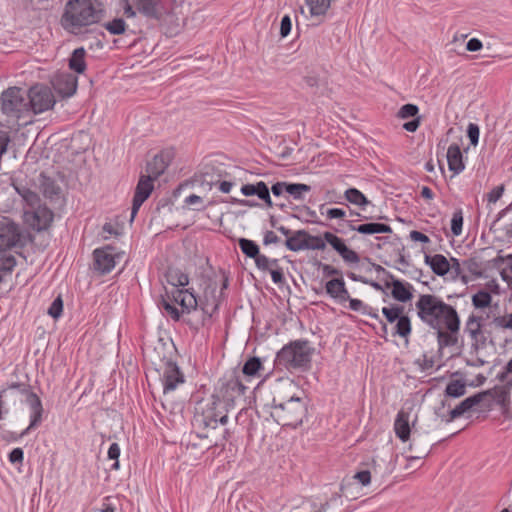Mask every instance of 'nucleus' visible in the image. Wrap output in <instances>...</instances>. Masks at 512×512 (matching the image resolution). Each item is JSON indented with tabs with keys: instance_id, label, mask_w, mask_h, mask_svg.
Segmentation results:
<instances>
[{
	"instance_id": "1",
	"label": "nucleus",
	"mask_w": 512,
	"mask_h": 512,
	"mask_svg": "<svg viewBox=\"0 0 512 512\" xmlns=\"http://www.w3.org/2000/svg\"><path fill=\"white\" fill-rule=\"evenodd\" d=\"M417 316L429 328L435 330L447 324L452 327L459 319L456 309L434 294H421L415 303Z\"/></svg>"
},
{
	"instance_id": "2",
	"label": "nucleus",
	"mask_w": 512,
	"mask_h": 512,
	"mask_svg": "<svg viewBox=\"0 0 512 512\" xmlns=\"http://www.w3.org/2000/svg\"><path fill=\"white\" fill-rule=\"evenodd\" d=\"M103 10L94 0H68L61 16V26L68 32L79 33L83 27L98 23Z\"/></svg>"
},
{
	"instance_id": "3",
	"label": "nucleus",
	"mask_w": 512,
	"mask_h": 512,
	"mask_svg": "<svg viewBox=\"0 0 512 512\" xmlns=\"http://www.w3.org/2000/svg\"><path fill=\"white\" fill-rule=\"evenodd\" d=\"M315 349L305 339L291 341L284 345L276 355L275 363L286 369L308 370Z\"/></svg>"
},
{
	"instance_id": "4",
	"label": "nucleus",
	"mask_w": 512,
	"mask_h": 512,
	"mask_svg": "<svg viewBox=\"0 0 512 512\" xmlns=\"http://www.w3.org/2000/svg\"><path fill=\"white\" fill-rule=\"evenodd\" d=\"M307 405L304 399L290 396L286 401L273 397L271 416L282 426L297 427L306 417Z\"/></svg>"
},
{
	"instance_id": "5",
	"label": "nucleus",
	"mask_w": 512,
	"mask_h": 512,
	"mask_svg": "<svg viewBox=\"0 0 512 512\" xmlns=\"http://www.w3.org/2000/svg\"><path fill=\"white\" fill-rule=\"evenodd\" d=\"M487 397H492L495 403L502 409L503 415L508 416L510 405V394L504 391L499 385L492 389L478 392L470 397H467L460 402L454 409L449 412L448 422L461 417L466 412L472 410L474 407L482 404Z\"/></svg>"
},
{
	"instance_id": "6",
	"label": "nucleus",
	"mask_w": 512,
	"mask_h": 512,
	"mask_svg": "<svg viewBox=\"0 0 512 512\" xmlns=\"http://www.w3.org/2000/svg\"><path fill=\"white\" fill-rule=\"evenodd\" d=\"M5 396H11V398L15 399L18 396L21 397V401H24L30 408V424L29 426L22 431V433L15 437L17 440L29 433L31 429L37 428L43 420L44 408L42 405L41 399L38 397L36 393H34L29 384L25 383H12L6 388Z\"/></svg>"
},
{
	"instance_id": "7",
	"label": "nucleus",
	"mask_w": 512,
	"mask_h": 512,
	"mask_svg": "<svg viewBox=\"0 0 512 512\" xmlns=\"http://www.w3.org/2000/svg\"><path fill=\"white\" fill-rule=\"evenodd\" d=\"M227 412L223 403L211 396L210 399L197 403L193 425L197 429H215L218 423L226 424Z\"/></svg>"
},
{
	"instance_id": "8",
	"label": "nucleus",
	"mask_w": 512,
	"mask_h": 512,
	"mask_svg": "<svg viewBox=\"0 0 512 512\" xmlns=\"http://www.w3.org/2000/svg\"><path fill=\"white\" fill-rule=\"evenodd\" d=\"M246 390L247 387L243 384L240 377L235 373H231L219 380L218 387L212 396L221 401L228 410L244 397Z\"/></svg>"
},
{
	"instance_id": "9",
	"label": "nucleus",
	"mask_w": 512,
	"mask_h": 512,
	"mask_svg": "<svg viewBox=\"0 0 512 512\" xmlns=\"http://www.w3.org/2000/svg\"><path fill=\"white\" fill-rule=\"evenodd\" d=\"M0 107L4 115L20 118L21 114L28 112L26 92L16 86L7 88L1 93Z\"/></svg>"
},
{
	"instance_id": "10",
	"label": "nucleus",
	"mask_w": 512,
	"mask_h": 512,
	"mask_svg": "<svg viewBox=\"0 0 512 512\" xmlns=\"http://www.w3.org/2000/svg\"><path fill=\"white\" fill-rule=\"evenodd\" d=\"M172 295L173 300L181 306V312L174 304L165 299L162 300V308L174 321L180 320L181 313H190L197 309V298L189 289H176Z\"/></svg>"
},
{
	"instance_id": "11",
	"label": "nucleus",
	"mask_w": 512,
	"mask_h": 512,
	"mask_svg": "<svg viewBox=\"0 0 512 512\" xmlns=\"http://www.w3.org/2000/svg\"><path fill=\"white\" fill-rule=\"evenodd\" d=\"M28 111L40 114L52 109L56 103L51 89L45 85L32 86L27 94Z\"/></svg>"
},
{
	"instance_id": "12",
	"label": "nucleus",
	"mask_w": 512,
	"mask_h": 512,
	"mask_svg": "<svg viewBox=\"0 0 512 512\" xmlns=\"http://www.w3.org/2000/svg\"><path fill=\"white\" fill-rule=\"evenodd\" d=\"M53 219L54 213L46 205H40L33 209H25L23 213L25 224L37 232L47 230L51 226Z\"/></svg>"
},
{
	"instance_id": "13",
	"label": "nucleus",
	"mask_w": 512,
	"mask_h": 512,
	"mask_svg": "<svg viewBox=\"0 0 512 512\" xmlns=\"http://www.w3.org/2000/svg\"><path fill=\"white\" fill-rule=\"evenodd\" d=\"M370 264L377 273H382L386 276L387 279L391 280V282L386 281L385 286L387 288L392 287L391 295L395 300L405 303L412 299L413 286L410 283L396 279L389 271H387L381 265H378L376 263Z\"/></svg>"
},
{
	"instance_id": "14",
	"label": "nucleus",
	"mask_w": 512,
	"mask_h": 512,
	"mask_svg": "<svg viewBox=\"0 0 512 512\" xmlns=\"http://www.w3.org/2000/svg\"><path fill=\"white\" fill-rule=\"evenodd\" d=\"M483 318L472 313L465 322L464 333L471 339V348L477 352L486 347L487 337L483 330Z\"/></svg>"
},
{
	"instance_id": "15",
	"label": "nucleus",
	"mask_w": 512,
	"mask_h": 512,
	"mask_svg": "<svg viewBox=\"0 0 512 512\" xmlns=\"http://www.w3.org/2000/svg\"><path fill=\"white\" fill-rule=\"evenodd\" d=\"M135 8L144 17L161 21L169 12L164 0H135Z\"/></svg>"
},
{
	"instance_id": "16",
	"label": "nucleus",
	"mask_w": 512,
	"mask_h": 512,
	"mask_svg": "<svg viewBox=\"0 0 512 512\" xmlns=\"http://www.w3.org/2000/svg\"><path fill=\"white\" fill-rule=\"evenodd\" d=\"M153 182L154 180L152 178L147 177L146 175L142 174L140 176L133 196L131 221L134 219L142 204L148 199L151 192L153 191Z\"/></svg>"
},
{
	"instance_id": "17",
	"label": "nucleus",
	"mask_w": 512,
	"mask_h": 512,
	"mask_svg": "<svg viewBox=\"0 0 512 512\" xmlns=\"http://www.w3.org/2000/svg\"><path fill=\"white\" fill-rule=\"evenodd\" d=\"M323 238L342 257L346 263H358L360 257L354 250L350 249L345 241L333 234L332 232H324Z\"/></svg>"
},
{
	"instance_id": "18",
	"label": "nucleus",
	"mask_w": 512,
	"mask_h": 512,
	"mask_svg": "<svg viewBox=\"0 0 512 512\" xmlns=\"http://www.w3.org/2000/svg\"><path fill=\"white\" fill-rule=\"evenodd\" d=\"M93 257L94 269L100 274H107L115 267V254L111 246L95 249Z\"/></svg>"
},
{
	"instance_id": "19",
	"label": "nucleus",
	"mask_w": 512,
	"mask_h": 512,
	"mask_svg": "<svg viewBox=\"0 0 512 512\" xmlns=\"http://www.w3.org/2000/svg\"><path fill=\"white\" fill-rule=\"evenodd\" d=\"M162 381L164 393L174 391L179 384L184 383V375L175 362H166Z\"/></svg>"
},
{
	"instance_id": "20",
	"label": "nucleus",
	"mask_w": 512,
	"mask_h": 512,
	"mask_svg": "<svg viewBox=\"0 0 512 512\" xmlns=\"http://www.w3.org/2000/svg\"><path fill=\"white\" fill-rule=\"evenodd\" d=\"M453 326L449 327V324L435 329L437 335V342L439 348L452 347L458 343V333L460 330V318L454 320Z\"/></svg>"
},
{
	"instance_id": "21",
	"label": "nucleus",
	"mask_w": 512,
	"mask_h": 512,
	"mask_svg": "<svg viewBox=\"0 0 512 512\" xmlns=\"http://www.w3.org/2000/svg\"><path fill=\"white\" fill-rule=\"evenodd\" d=\"M19 240L20 233L13 222L0 223V251L14 247Z\"/></svg>"
},
{
	"instance_id": "22",
	"label": "nucleus",
	"mask_w": 512,
	"mask_h": 512,
	"mask_svg": "<svg viewBox=\"0 0 512 512\" xmlns=\"http://www.w3.org/2000/svg\"><path fill=\"white\" fill-rule=\"evenodd\" d=\"M53 86L63 97H71L77 90V77L70 73H60L54 78Z\"/></svg>"
},
{
	"instance_id": "23",
	"label": "nucleus",
	"mask_w": 512,
	"mask_h": 512,
	"mask_svg": "<svg viewBox=\"0 0 512 512\" xmlns=\"http://www.w3.org/2000/svg\"><path fill=\"white\" fill-rule=\"evenodd\" d=\"M240 191L246 197L256 195L260 200L264 201L268 207L273 206L270 190L267 184L263 181H259L255 184H244Z\"/></svg>"
},
{
	"instance_id": "24",
	"label": "nucleus",
	"mask_w": 512,
	"mask_h": 512,
	"mask_svg": "<svg viewBox=\"0 0 512 512\" xmlns=\"http://www.w3.org/2000/svg\"><path fill=\"white\" fill-rule=\"evenodd\" d=\"M170 162L168 153H159L153 157L146 165L147 177L154 181L161 176L167 169Z\"/></svg>"
},
{
	"instance_id": "25",
	"label": "nucleus",
	"mask_w": 512,
	"mask_h": 512,
	"mask_svg": "<svg viewBox=\"0 0 512 512\" xmlns=\"http://www.w3.org/2000/svg\"><path fill=\"white\" fill-rule=\"evenodd\" d=\"M325 289L327 294L331 298L337 300L340 304L347 302V299H349V292L343 278H334L329 280L325 285Z\"/></svg>"
},
{
	"instance_id": "26",
	"label": "nucleus",
	"mask_w": 512,
	"mask_h": 512,
	"mask_svg": "<svg viewBox=\"0 0 512 512\" xmlns=\"http://www.w3.org/2000/svg\"><path fill=\"white\" fill-rule=\"evenodd\" d=\"M424 262L438 276H444L450 270V263L442 254H435L433 256L425 254Z\"/></svg>"
},
{
	"instance_id": "27",
	"label": "nucleus",
	"mask_w": 512,
	"mask_h": 512,
	"mask_svg": "<svg viewBox=\"0 0 512 512\" xmlns=\"http://www.w3.org/2000/svg\"><path fill=\"white\" fill-rule=\"evenodd\" d=\"M348 225L351 230L365 235L392 233V228L384 223L370 222L354 226L351 222H348Z\"/></svg>"
},
{
	"instance_id": "28",
	"label": "nucleus",
	"mask_w": 512,
	"mask_h": 512,
	"mask_svg": "<svg viewBox=\"0 0 512 512\" xmlns=\"http://www.w3.org/2000/svg\"><path fill=\"white\" fill-rule=\"evenodd\" d=\"M447 162L450 171L459 174L465 169L460 147L457 144H451L447 150Z\"/></svg>"
},
{
	"instance_id": "29",
	"label": "nucleus",
	"mask_w": 512,
	"mask_h": 512,
	"mask_svg": "<svg viewBox=\"0 0 512 512\" xmlns=\"http://www.w3.org/2000/svg\"><path fill=\"white\" fill-rule=\"evenodd\" d=\"M394 430L397 437L402 442H406L409 440L411 434L409 426V415L404 411L398 412L394 422Z\"/></svg>"
},
{
	"instance_id": "30",
	"label": "nucleus",
	"mask_w": 512,
	"mask_h": 512,
	"mask_svg": "<svg viewBox=\"0 0 512 512\" xmlns=\"http://www.w3.org/2000/svg\"><path fill=\"white\" fill-rule=\"evenodd\" d=\"M306 230H297L292 232L290 237H288L285 241V246L287 249L293 252L306 250L307 241H306Z\"/></svg>"
},
{
	"instance_id": "31",
	"label": "nucleus",
	"mask_w": 512,
	"mask_h": 512,
	"mask_svg": "<svg viewBox=\"0 0 512 512\" xmlns=\"http://www.w3.org/2000/svg\"><path fill=\"white\" fill-rule=\"evenodd\" d=\"M40 187L43 195L49 199L58 197L61 193V188L56 181L43 173L40 175Z\"/></svg>"
},
{
	"instance_id": "32",
	"label": "nucleus",
	"mask_w": 512,
	"mask_h": 512,
	"mask_svg": "<svg viewBox=\"0 0 512 512\" xmlns=\"http://www.w3.org/2000/svg\"><path fill=\"white\" fill-rule=\"evenodd\" d=\"M86 51L83 47L75 49L69 58V68L78 74L86 70L85 62Z\"/></svg>"
},
{
	"instance_id": "33",
	"label": "nucleus",
	"mask_w": 512,
	"mask_h": 512,
	"mask_svg": "<svg viewBox=\"0 0 512 512\" xmlns=\"http://www.w3.org/2000/svg\"><path fill=\"white\" fill-rule=\"evenodd\" d=\"M263 364L259 357H250L245 361L242 367V373L247 377H260Z\"/></svg>"
},
{
	"instance_id": "34",
	"label": "nucleus",
	"mask_w": 512,
	"mask_h": 512,
	"mask_svg": "<svg viewBox=\"0 0 512 512\" xmlns=\"http://www.w3.org/2000/svg\"><path fill=\"white\" fill-rule=\"evenodd\" d=\"M349 302V308L352 311L360 312L363 315L370 316L374 319H379V315L377 313V310H374L371 306L363 303L359 299H354L349 296V299H347Z\"/></svg>"
},
{
	"instance_id": "35",
	"label": "nucleus",
	"mask_w": 512,
	"mask_h": 512,
	"mask_svg": "<svg viewBox=\"0 0 512 512\" xmlns=\"http://www.w3.org/2000/svg\"><path fill=\"white\" fill-rule=\"evenodd\" d=\"M168 282L175 287H185L189 284V277L178 268H171L167 272Z\"/></svg>"
},
{
	"instance_id": "36",
	"label": "nucleus",
	"mask_w": 512,
	"mask_h": 512,
	"mask_svg": "<svg viewBox=\"0 0 512 512\" xmlns=\"http://www.w3.org/2000/svg\"><path fill=\"white\" fill-rule=\"evenodd\" d=\"M412 331L411 320L409 316L402 315L397 321L394 327L393 335H398L401 338L407 339Z\"/></svg>"
},
{
	"instance_id": "37",
	"label": "nucleus",
	"mask_w": 512,
	"mask_h": 512,
	"mask_svg": "<svg viewBox=\"0 0 512 512\" xmlns=\"http://www.w3.org/2000/svg\"><path fill=\"white\" fill-rule=\"evenodd\" d=\"M445 396L459 398L466 393V383L463 380H451L445 388Z\"/></svg>"
},
{
	"instance_id": "38",
	"label": "nucleus",
	"mask_w": 512,
	"mask_h": 512,
	"mask_svg": "<svg viewBox=\"0 0 512 512\" xmlns=\"http://www.w3.org/2000/svg\"><path fill=\"white\" fill-rule=\"evenodd\" d=\"M219 302L217 300H214V303L212 307L210 308L209 305H205L201 307L202 310V319L197 322H193L192 320L188 319L186 320V323L190 326L191 329H194L195 331H198L201 326L204 325L205 320L207 318H210L212 314L218 309Z\"/></svg>"
},
{
	"instance_id": "39",
	"label": "nucleus",
	"mask_w": 512,
	"mask_h": 512,
	"mask_svg": "<svg viewBox=\"0 0 512 512\" xmlns=\"http://www.w3.org/2000/svg\"><path fill=\"white\" fill-rule=\"evenodd\" d=\"M311 191V186L303 183H289L286 182V193L293 197L295 200H303L304 193Z\"/></svg>"
},
{
	"instance_id": "40",
	"label": "nucleus",
	"mask_w": 512,
	"mask_h": 512,
	"mask_svg": "<svg viewBox=\"0 0 512 512\" xmlns=\"http://www.w3.org/2000/svg\"><path fill=\"white\" fill-rule=\"evenodd\" d=\"M344 196L348 202L360 207H364L370 203L367 197L356 188L347 189Z\"/></svg>"
},
{
	"instance_id": "41",
	"label": "nucleus",
	"mask_w": 512,
	"mask_h": 512,
	"mask_svg": "<svg viewBox=\"0 0 512 512\" xmlns=\"http://www.w3.org/2000/svg\"><path fill=\"white\" fill-rule=\"evenodd\" d=\"M238 244L242 253L249 258L254 259L260 253L259 246L253 240L240 238Z\"/></svg>"
},
{
	"instance_id": "42",
	"label": "nucleus",
	"mask_w": 512,
	"mask_h": 512,
	"mask_svg": "<svg viewBox=\"0 0 512 512\" xmlns=\"http://www.w3.org/2000/svg\"><path fill=\"white\" fill-rule=\"evenodd\" d=\"M492 296L485 290H480L472 296V305L477 308H486L490 306Z\"/></svg>"
},
{
	"instance_id": "43",
	"label": "nucleus",
	"mask_w": 512,
	"mask_h": 512,
	"mask_svg": "<svg viewBox=\"0 0 512 512\" xmlns=\"http://www.w3.org/2000/svg\"><path fill=\"white\" fill-rule=\"evenodd\" d=\"M104 27L112 35H121L126 31L127 25L122 18H115L105 23Z\"/></svg>"
},
{
	"instance_id": "44",
	"label": "nucleus",
	"mask_w": 512,
	"mask_h": 512,
	"mask_svg": "<svg viewBox=\"0 0 512 512\" xmlns=\"http://www.w3.org/2000/svg\"><path fill=\"white\" fill-rule=\"evenodd\" d=\"M404 313V307L401 305H393L391 307H383L382 314L389 323L397 321Z\"/></svg>"
},
{
	"instance_id": "45",
	"label": "nucleus",
	"mask_w": 512,
	"mask_h": 512,
	"mask_svg": "<svg viewBox=\"0 0 512 512\" xmlns=\"http://www.w3.org/2000/svg\"><path fill=\"white\" fill-rule=\"evenodd\" d=\"M421 443H422L421 437L413 435L412 441L410 443V449L416 450V453H417L415 456L412 457L413 459H422L429 454V452H430L429 443H426L422 449L418 450V446H420Z\"/></svg>"
},
{
	"instance_id": "46",
	"label": "nucleus",
	"mask_w": 512,
	"mask_h": 512,
	"mask_svg": "<svg viewBox=\"0 0 512 512\" xmlns=\"http://www.w3.org/2000/svg\"><path fill=\"white\" fill-rule=\"evenodd\" d=\"M463 227V211L462 209H456L451 219V232L454 236H459L462 233Z\"/></svg>"
},
{
	"instance_id": "47",
	"label": "nucleus",
	"mask_w": 512,
	"mask_h": 512,
	"mask_svg": "<svg viewBox=\"0 0 512 512\" xmlns=\"http://www.w3.org/2000/svg\"><path fill=\"white\" fill-rule=\"evenodd\" d=\"M306 241V250H324L326 248V243L323 236H313L307 232Z\"/></svg>"
},
{
	"instance_id": "48",
	"label": "nucleus",
	"mask_w": 512,
	"mask_h": 512,
	"mask_svg": "<svg viewBox=\"0 0 512 512\" xmlns=\"http://www.w3.org/2000/svg\"><path fill=\"white\" fill-rule=\"evenodd\" d=\"M418 112H419V108L417 105L408 103V104L403 105L399 109L397 116L401 119H407L410 117L416 118V115L418 114Z\"/></svg>"
},
{
	"instance_id": "49",
	"label": "nucleus",
	"mask_w": 512,
	"mask_h": 512,
	"mask_svg": "<svg viewBox=\"0 0 512 512\" xmlns=\"http://www.w3.org/2000/svg\"><path fill=\"white\" fill-rule=\"evenodd\" d=\"M63 312V300L61 296H58L54 299V301L51 303L48 314L53 317L54 319L59 318L62 315Z\"/></svg>"
},
{
	"instance_id": "50",
	"label": "nucleus",
	"mask_w": 512,
	"mask_h": 512,
	"mask_svg": "<svg viewBox=\"0 0 512 512\" xmlns=\"http://www.w3.org/2000/svg\"><path fill=\"white\" fill-rule=\"evenodd\" d=\"M22 199L29 207L28 209H33L41 205L39 195L36 192L32 191L31 189H29L28 192L25 195H23Z\"/></svg>"
},
{
	"instance_id": "51",
	"label": "nucleus",
	"mask_w": 512,
	"mask_h": 512,
	"mask_svg": "<svg viewBox=\"0 0 512 512\" xmlns=\"http://www.w3.org/2000/svg\"><path fill=\"white\" fill-rule=\"evenodd\" d=\"M492 323L501 329H512V313L506 316L494 317Z\"/></svg>"
},
{
	"instance_id": "52",
	"label": "nucleus",
	"mask_w": 512,
	"mask_h": 512,
	"mask_svg": "<svg viewBox=\"0 0 512 512\" xmlns=\"http://www.w3.org/2000/svg\"><path fill=\"white\" fill-rule=\"evenodd\" d=\"M119 456H120V447L117 443H112L108 449V458L111 460H115L112 464L111 469L118 470L119 469Z\"/></svg>"
},
{
	"instance_id": "53",
	"label": "nucleus",
	"mask_w": 512,
	"mask_h": 512,
	"mask_svg": "<svg viewBox=\"0 0 512 512\" xmlns=\"http://www.w3.org/2000/svg\"><path fill=\"white\" fill-rule=\"evenodd\" d=\"M480 129L475 123H469L467 127V136L470 140L471 145L476 146L479 141Z\"/></svg>"
},
{
	"instance_id": "54",
	"label": "nucleus",
	"mask_w": 512,
	"mask_h": 512,
	"mask_svg": "<svg viewBox=\"0 0 512 512\" xmlns=\"http://www.w3.org/2000/svg\"><path fill=\"white\" fill-rule=\"evenodd\" d=\"M256 267L261 271L270 270V258L259 253L258 256L254 258Z\"/></svg>"
},
{
	"instance_id": "55",
	"label": "nucleus",
	"mask_w": 512,
	"mask_h": 512,
	"mask_svg": "<svg viewBox=\"0 0 512 512\" xmlns=\"http://www.w3.org/2000/svg\"><path fill=\"white\" fill-rule=\"evenodd\" d=\"M291 27H292V22H291L290 16H288V15L283 16L282 19H281V23H280V35H281V37L288 36V34L291 31Z\"/></svg>"
},
{
	"instance_id": "56",
	"label": "nucleus",
	"mask_w": 512,
	"mask_h": 512,
	"mask_svg": "<svg viewBox=\"0 0 512 512\" xmlns=\"http://www.w3.org/2000/svg\"><path fill=\"white\" fill-rule=\"evenodd\" d=\"M363 486H367L371 482V472L369 470H362L357 472L354 477Z\"/></svg>"
},
{
	"instance_id": "57",
	"label": "nucleus",
	"mask_w": 512,
	"mask_h": 512,
	"mask_svg": "<svg viewBox=\"0 0 512 512\" xmlns=\"http://www.w3.org/2000/svg\"><path fill=\"white\" fill-rule=\"evenodd\" d=\"M319 267L322 269V273L325 277L340 275L341 271L329 264H324L322 262L317 263Z\"/></svg>"
},
{
	"instance_id": "58",
	"label": "nucleus",
	"mask_w": 512,
	"mask_h": 512,
	"mask_svg": "<svg viewBox=\"0 0 512 512\" xmlns=\"http://www.w3.org/2000/svg\"><path fill=\"white\" fill-rule=\"evenodd\" d=\"M9 461L12 463V464H18V463H22L23 461V458H24V452L21 448H14L10 453H9Z\"/></svg>"
},
{
	"instance_id": "59",
	"label": "nucleus",
	"mask_w": 512,
	"mask_h": 512,
	"mask_svg": "<svg viewBox=\"0 0 512 512\" xmlns=\"http://www.w3.org/2000/svg\"><path fill=\"white\" fill-rule=\"evenodd\" d=\"M184 202L187 205H199L200 207L196 208V210L204 209L203 198L198 196V195H196V194H191V195L187 196L185 198Z\"/></svg>"
},
{
	"instance_id": "60",
	"label": "nucleus",
	"mask_w": 512,
	"mask_h": 512,
	"mask_svg": "<svg viewBox=\"0 0 512 512\" xmlns=\"http://www.w3.org/2000/svg\"><path fill=\"white\" fill-rule=\"evenodd\" d=\"M504 192L503 186H497L488 193V201L495 203L497 202Z\"/></svg>"
},
{
	"instance_id": "61",
	"label": "nucleus",
	"mask_w": 512,
	"mask_h": 512,
	"mask_svg": "<svg viewBox=\"0 0 512 512\" xmlns=\"http://www.w3.org/2000/svg\"><path fill=\"white\" fill-rule=\"evenodd\" d=\"M326 215L329 219H342L346 216V212L341 208H330L326 211Z\"/></svg>"
},
{
	"instance_id": "62",
	"label": "nucleus",
	"mask_w": 512,
	"mask_h": 512,
	"mask_svg": "<svg viewBox=\"0 0 512 512\" xmlns=\"http://www.w3.org/2000/svg\"><path fill=\"white\" fill-rule=\"evenodd\" d=\"M280 241L279 237L273 231H266L263 238L264 245L277 244Z\"/></svg>"
},
{
	"instance_id": "63",
	"label": "nucleus",
	"mask_w": 512,
	"mask_h": 512,
	"mask_svg": "<svg viewBox=\"0 0 512 512\" xmlns=\"http://www.w3.org/2000/svg\"><path fill=\"white\" fill-rule=\"evenodd\" d=\"M410 238L413 241H417V242H421V243L430 242V239L427 235H425L424 233L417 231V230H413L410 232Z\"/></svg>"
},
{
	"instance_id": "64",
	"label": "nucleus",
	"mask_w": 512,
	"mask_h": 512,
	"mask_svg": "<svg viewBox=\"0 0 512 512\" xmlns=\"http://www.w3.org/2000/svg\"><path fill=\"white\" fill-rule=\"evenodd\" d=\"M271 192L276 197L281 196L284 192H286V182H276L272 185Z\"/></svg>"
}]
</instances>
